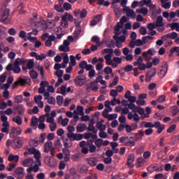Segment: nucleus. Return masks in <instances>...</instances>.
<instances>
[{"mask_svg":"<svg viewBox=\"0 0 179 179\" xmlns=\"http://www.w3.org/2000/svg\"><path fill=\"white\" fill-rule=\"evenodd\" d=\"M74 18L72 14H69V13H64L63 15H62V22L61 26L64 27V29H67L69 27V22H73Z\"/></svg>","mask_w":179,"mask_h":179,"instance_id":"obj_1","label":"nucleus"},{"mask_svg":"<svg viewBox=\"0 0 179 179\" xmlns=\"http://www.w3.org/2000/svg\"><path fill=\"white\" fill-rule=\"evenodd\" d=\"M7 71H13L14 73L18 74L21 71V67L20 64V57L16 59L15 62H14V67L13 64L12 63H9L8 66H6Z\"/></svg>","mask_w":179,"mask_h":179,"instance_id":"obj_2","label":"nucleus"},{"mask_svg":"<svg viewBox=\"0 0 179 179\" xmlns=\"http://www.w3.org/2000/svg\"><path fill=\"white\" fill-rule=\"evenodd\" d=\"M74 38L73 36H68L67 40H64L63 44L59 45V51H70L71 48L69 47L71 41H73Z\"/></svg>","mask_w":179,"mask_h":179,"instance_id":"obj_3","label":"nucleus"},{"mask_svg":"<svg viewBox=\"0 0 179 179\" xmlns=\"http://www.w3.org/2000/svg\"><path fill=\"white\" fill-rule=\"evenodd\" d=\"M47 137V133H41V137L39 140L35 139V140H30L29 141V145L31 147H38V145L41 144H43L46 140Z\"/></svg>","mask_w":179,"mask_h":179,"instance_id":"obj_4","label":"nucleus"},{"mask_svg":"<svg viewBox=\"0 0 179 179\" xmlns=\"http://www.w3.org/2000/svg\"><path fill=\"white\" fill-rule=\"evenodd\" d=\"M87 131H91V136L93 141L98 138L97 132L98 129L94 127V125L92 124V121H90V123L89 124L87 127Z\"/></svg>","mask_w":179,"mask_h":179,"instance_id":"obj_5","label":"nucleus"},{"mask_svg":"<svg viewBox=\"0 0 179 179\" xmlns=\"http://www.w3.org/2000/svg\"><path fill=\"white\" fill-rule=\"evenodd\" d=\"M10 14V10L9 8H6L4 10L3 13H2L1 17H0V22L4 24H8L10 22V20L8 18Z\"/></svg>","mask_w":179,"mask_h":179,"instance_id":"obj_6","label":"nucleus"},{"mask_svg":"<svg viewBox=\"0 0 179 179\" xmlns=\"http://www.w3.org/2000/svg\"><path fill=\"white\" fill-rule=\"evenodd\" d=\"M128 107H129V110H132L133 113H134V114H133L134 121H136L137 122H138V121H140L141 118H140L138 114L136 113V104L129 102V103L128 104Z\"/></svg>","mask_w":179,"mask_h":179,"instance_id":"obj_7","label":"nucleus"},{"mask_svg":"<svg viewBox=\"0 0 179 179\" xmlns=\"http://www.w3.org/2000/svg\"><path fill=\"white\" fill-rule=\"evenodd\" d=\"M86 80V76H81V74H78V76H77V77L74 79V83L75 84L80 85V87H82L84 85Z\"/></svg>","mask_w":179,"mask_h":179,"instance_id":"obj_8","label":"nucleus"},{"mask_svg":"<svg viewBox=\"0 0 179 179\" xmlns=\"http://www.w3.org/2000/svg\"><path fill=\"white\" fill-rule=\"evenodd\" d=\"M103 15L102 14H96L90 22V26H96L101 22Z\"/></svg>","mask_w":179,"mask_h":179,"instance_id":"obj_9","label":"nucleus"},{"mask_svg":"<svg viewBox=\"0 0 179 179\" xmlns=\"http://www.w3.org/2000/svg\"><path fill=\"white\" fill-rule=\"evenodd\" d=\"M123 11L126 13V15L128 17H133V18L135 19L136 14L134 10L130 8V7H125L124 8H123Z\"/></svg>","mask_w":179,"mask_h":179,"instance_id":"obj_10","label":"nucleus"},{"mask_svg":"<svg viewBox=\"0 0 179 179\" xmlns=\"http://www.w3.org/2000/svg\"><path fill=\"white\" fill-rule=\"evenodd\" d=\"M15 173L19 179H22L24 177V169L23 167H17L15 169Z\"/></svg>","mask_w":179,"mask_h":179,"instance_id":"obj_11","label":"nucleus"},{"mask_svg":"<svg viewBox=\"0 0 179 179\" xmlns=\"http://www.w3.org/2000/svg\"><path fill=\"white\" fill-rule=\"evenodd\" d=\"M129 106L128 107H123L122 108V113L123 114L126 115L128 114L127 117L129 120H133L134 118V114L131 111H129Z\"/></svg>","mask_w":179,"mask_h":179,"instance_id":"obj_12","label":"nucleus"},{"mask_svg":"<svg viewBox=\"0 0 179 179\" xmlns=\"http://www.w3.org/2000/svg\"><path fill=\"white\" fill-rule=\"evenodd\" d=\"M87 162L90 166H96V165H97L98 159L96 157H90V158H87Z\"/></svg>","mask_w":179,"mask_h":179,"instance_id":"obj_13","label":"nucleus"},{"mask_svg":"<svg viewBox=\"0 0 179 179\" xmlns=\"http://www.w3.org/2000/svg\"><path fill=\"white\" fill-rule=\"evenodd\" d=\"M163 16L162 15H158L156 19L155 22V29H159L161 26H163Z\"/></svg>","mask_w":179,"mask_h":179,"instance_id":"obj_14","label":"nucleus"},{"mask_svg":"<svg viewBox=\"0 0 179 179\" xmlns=\"http://www.w3.org/2000/svg\"><path fill=\"white\" fill-rule=\"evenodd\" d=\"M56 37L55 36H49L48 35V40H45V45H46L47 47H51V45H52V41H55Z\"/></svg>","mask_w":179,"mask_h":179,"instance_id":"obj_15","label":"nucleus"},{"mask_svg":"<svg viewBox=\"0 0 179 179\" xmlns=\"http://www.w3.org/2000/svg\"><path fill=\"white\" fill-rule=\"evenodd\" d=\"M87 128V124H83L80 122L78 124L76 127L77 132H84V131H85Z\"/></svg>","mask_w":179,"mask_h":179,"instance_id":"obj_16","label":"nucleus"},{"mask_svg":"<svg viewBox=\"0 0 179 179\" xmlns=\"http://www.w3.org/2000/svg\"><path fill=\"white\" fill-rule=\"evenodd\" d=\"M62 55L63 57L65 67H67V64L69 63V57L67 51H64V52H62Z\"/></svg>","mask_w":179,"mask_h":179,"instance_id":"obj_17","label":"nucleus"},{"mask_svg":"<svg viewBox=\"0 0 179 179\" xmlns=\"http://www.w3.org/2000/svg\"><path fill=\"white\" fill-rule=\"evenodd\" d=\"M50 149H51V141L48 140V141H46V143H45L43 152L48 153L50 152Z\"/></svg>","mask_w":179,"mask_h":179,"instance_id":"obj_18","label":"nucleus"},{"mask_svg":"<svg viewBox=\"0 0 179 179\" xmlns=\"http://www.w3.org/2000/svg\"><path fill=\"white\" fill-rule=\"evenodd\" d=\"M127 147H134L136 145L135 138L134 137H129V141L125 143Z\"/></svg>","mask_w":179,"mask_h":179,"instance_id":"obj_19","label":"nucleus"},{"mask_svg":"<svg viewBox=\"0 0 179 179\" xmlns=\"http://www.w3.org/2000/svg\"><path fill=\"white\" fill-rule=\"evenodd\" d=\"M106 55L104 56L106 64H108V66H111L113 64V60L111 59L110 55H108V53H106Z\"/></svg>","mask_w":179,"mask_h":179,"instance_id":"obj_20","label":"nucleus"},{"mask_svg":"<svg viewBox=\"0 0 179 179\" xmlns=\"http://www.w3.org/2000/svg\"><path fill=\"white\" fill-rule=\"evenodd\" d=\"M135 161L134 154H129L127 157V165H131Z\"/></svg>","mask_w":179,"mask_h":179,"instance_id":"obj_21","label":"nucleus"},{"mask_svg":"<svg viewBox=\"0 0 179 179\" xmlns=\"http://www.w3.org/2000/svg\"><path fill=\"white\" fill-rule=\"evenodd\" d=\"M6 33V27H4L3 26H0V38H3V37H5Z\"/></svg>","mask_w":179,"mask_h":179,"instance_id":"obj_22","label":"nucleus"},{"mask_svg":"<svg viewBox=\"0 0 179 179\" xmlns=\"http://www.w3.org/2000/svg\"><path fill=\"white\" fill-rule=\"evenodd\" d=\"M15 110L17 111L19 115H22L24 113V108L23 106H17V107H15Z\"/></svg>","mask_w":179,"mask_h":179,"instance_id":"obj_23","label":"nucleus"},{"mask_svg":"<svg viewBox=\"0 0 179 179\" xmlns=\"http://www.w3.org/2000/svg\"><path fill=\"white\" fill-rule=\"evenodd\" d=\"M102 54H108L111 56V58H112V55L113 54L114 52V50L113 48H104L103 50H102L101 51Z\"/></svg>","mask_w":179,"mask_h":179,"instance_id":"obj_24","label":"nucleus"},{"mask_svg":"<svg viewBox=\"0 0 179 179\" xmlns=\"http://www.w3.org/2000/svg\"><path fill=\"white\" fill-rule=\"evenodd\" d=\"M22 145V141L20 139H16L14 141V148H21Z\"/></svg>","mask_w":179,"mask_h":179,"instance_id":"obj_25","label":"nucleus"},{"mask_svg":"<svg viewBox=\"0 0 179 179\" xmlns=\"http://www.w3.org/2000/svg\"><path fill=\"white\" fill-rule=\"evenodd\" d=\"M29 76H30L31 78L34 80V79L38 78V73H37V71H36L35 70H31V71H29Z\"/></svg>","mask_w":179,"mask_h":179,"instance_id":"obj_26","label":"nucleus"},{"mask_svg":"<svg viewBox=\"0 0 179 179\" xmlns=\"http://www.w3.org/2000/svg\"><path fill=\"white\" fill-rule=\"evenodd\" d=\"M13 121L18 125H22V118L20 115H17L16 117L13 118Z\"/></svg>","mask_w":179,"mask_h":179,"instance_id":"obj_27","label":"nucleus"},{"mask_svg":"<svg viewBox=\"0 0 179 179\" xmlns=\"http://www.w3.org/2000/svg\"><path fill=\"white\" fill-rule=\"evenodd\" d=\"M19 155H13V154H10L9 156H8V161H19Z\"/></svg>","mask_w":179,"mask_h":179,"instance_id":"obj_28","label":"nucleus"},{"mask_svg":"<svg viewBox=\"0 0 179 179\" xmlns=\"http://www.w3.org/2000/svg\"><path fill=\"white\" fill-rule=\"evenodd\" d=\"M29 80H31V78H29L28 77H26L25 78H20L19 79V84L20 85H24L25 84H27Z\"/></svg>","mask_w":179,"mask_h":179,"instance_id":"obj_29","label":"nucleus"},{"mask_svg":"<svg viewBox=\"0 0 179 179\" xmlns=\"http://www.w3.org/2000/svg\"><path fill=\"white\" fill-rule=\"evenodd\" d=\"M103 140H102L101 138H97L95 140V145L96 147H98V148H100L103 145Z\"/></svg>","mask_w":179,"mask_h":179,"instance_id":"obj_30","label":"nucleus"},{"mask_svg":"<svg viewBox=\"0 0 179 179\" xmlns=\"http://www.w3.org/2000/svg\"><path fill=\"white\" fill-rule=\"evenodd\" d=\"M64 97H62V95H57V104L59 106H63L64 104Z\"/></svg>","mask_w":179,"mask_h":179,"instance_id":"obj_31","label":"nucleus"},{"mask_svg":"<svg viewBox=\"0 0 179 179\" xmlns=\"http://www.w3.org/2000/svg\"><path fill=\"white\" fill-rule=\"evenodd\" d=\"M70 62L71 65V71H72L73 67H74L77 64L75 56H70Z\"/></svg>","mask_w":179,"mask_h":179,"instance_id":"obj_32","label":"nucleus"},{"mask_svg":"<svg viewBox=\"0 0 179 179\" xmlns=\"http://www.w3.org/2000/svg\"><path fill=\"white\" fill-rule=\"evenodd\" d=\"M87 15V11L86 8H83L80 12V17L81 19H85V17Z\"/></svg>","mask_w":179,"mask_h":179,"instance_id":"obj_33","label":"nucleus"},{"mask_svg":"<svg viewBox=\"0 0 179 179\" xmlns=\"http://www.w3.org/2000/svg\"><path fill=\"white\" fill-rule=\"evenodd\" d=\"M34 67V60H29V62L27 64V69H28V70H30V71H31V70Z\"/></svg>","mask_w":179,"mask_h":179,"instance_id":"obj_34","label":"nucleus"},{"mask_svg":"<svg viewBox=\"0 0 179 179\" xmlns=\"http://www.w3.org/2000/svg\"><path fill=\"white\" fill-rule=\"evenodd\" d=\"M168 64L166 63L164 66L162 67L161 73L163 74V76H166L167 71H168Z\"/></svg>","mask_w":179,"mask_h":179,"instance_id":"obj_35","label":"nucleus"},{"mask_svg":"<svg viewBox=\"0 0 179 179\" xmlns=\"http://www.w3.org/2000/svg\"><path fill=\"white\" fill-rule=\"evenodd\" d=\"M32 161V158H27L22 161V165H24V166H29Z\"/></svg>","mask_w":179,"mask_h":179,"instance_id":"obj_36","label":"nucleus"},{"mask_svg":"<svg viewBox=\"0 0 179 179\" xmlns=\"http://www.w3.org/2000/svg\"><path fill=\"white\" fill-rule=\"evenodd\" d=\"M137 162L139 166H143L146 161L144 157L143 158V157H140L139 158H137Z\"/></svg>","mask_w":179,"mask_h":179,"instance_id":"obj_37","label":"nucleus"},{"mask_svg":"<svg viewBox=\"0 0 179 179\" xmlns=\"http://www.w3.org/2000/svg\"><path fill=\"white\" fill-rule=\"evenodd\" d=\"M57 126V123L55 122V120H54V118H52V123L50 125V129L51 132H53V131H55Z\"/></svg>","mask_w":179,"mask_h":179,"instance_id":"obj_38","label":"nucleus"},{"mask_svg":"<svg viewBox=\"0 0 179 179\" xmlns=\"http://www.w3.org/2000/svg\"><path fill=\"white\" fill-rule=\"evenodd\" d=\"M138 113L141 115H143L145 114V109L140 106H136V113Z\"/></svg>","mask_w":179,"mask_h":179,"instance_id":"obj_39","label":"nucleus"},{"mask_svg":"<svg viewBox=\"0 0 179 179\" xmlns=\"http://www.w3.org/2000/svg\"><path fill=\"white\" fill-rule=\"evenodd\" d=\"M119 82V77L118 76H115V77L113 79V81L110 83V87H114L115 85H117Z\"/></svg>","mask_w":179,"mask_h":179,"instance_id":"obj_40","label":"nucleus"},{"mask_svg":"<svg viewBox=\"0 0 179 179\" xmlns=\"http://www.w3.org/2000/svg\"><path fill=\"white\" fill-rule=\"evenodd\" d=\"M38 124V118L37 117H32L31 120V127H36Z\"/></svg>","mask_w":179,"mask_h":179,"instance_id":"obj_41","label":"nucleus"},{"mask_svg":"<svg viewBox=\"0 0 179 179\" xmlns=\"http://www.w3.org/2000/svg\"><path fill=\"white\" fill-rule=\"evenodd\" d=\"M13 132H15L17 134V136H20L22 132V129L20 127H14L13 128Z\"/></svg>","mask_w":179,"mask_h":179,"instance_id":"obj_42","label":"nucleus"},{"mask_svg":"<svg viewBox=\"0 0 179 179\" xmlns=\"http://www.w3.org/2000/svg\"><path fill=\"white\" fill-rule=\"evenodd\" d=\"M15 101L17 103H22L23 101V95H16Z\"/></svg>","mask_w":179,"mask_h":179,"instance_id":"obj_43","label":"nucleus"},{"mask_svg":"<svg viewBox=\"0 0 179 179\" xmlns=\"http://www.w3.org/2000/svg\"><path fill=\"white\" fill-rule=\"evenodd\" d=\"M83 134H80V133H78V134H74V141H80V140H83Z\"/></svg>","mask_w":179,"mask_h":179,"instance_id":"obj_44","label":"nucleus"},{"mask_svg":"<svg viewBox=\"0 0 179 179\" xmlns=\"http://www.w3.org/2000/svg\"><path fill=\"white\" fill-rule=\"evenodd\" d=\"M8 71H5L3 74H1L0 76V81L1 83H5L6 78H7Z\"/></svg>","mask_w":179,"mask_h":179,"instance_id":"obj_45","label":"nucleus"},{"mask_svg":"<svg viewBox=\"0 0 179 179\" xmlns=\"http://www.w3.org/2000/svg\"><path fill=\"white\" fill-rule=\"evenodd\" d=\"M177 37H178V34L176 33V31L169 33V38H172V40H176Z\"/></svg>","mask_w":179,"mask_h":179,"instance_id":"obj_46","label":"nucleus"},{"mask_svg":"<svg viewBox=\"0 0 179 179\" xmlns=\"http://www.w3.org/2000/svg\"><path fill=\"white\" fill-rule=\"evenodd\" d=\"M113 62H115L118 66V64H121V63H122V59L121 57H119V56H116V57H113Z\"/></svg>","mask_w":179,"mask_h":179,"instance_id":"obj_47","label":"nucleus"},{"mask_svg":"<svg viewBox=\"0 0 179 179\" xmlns=\"http://www.w3.org/2000/svg\"><path fill=\"white\" fill-rule=\"evenodd\" d=\"M148 29L150 30V31H152L153 29H156V22L148 23Z\"/></svg>","mask_w":179,"mask_h":179,"instance_id":"obj_48","label":"nucleus"},{"mask_svg":"<svg viewBox=\"0 0 179 179\" xmlns=\"http://www.w3.org/2000/svg\"><path fill=\"white\" fill-rule=\"evenodd\" d=\"M127 121V117L125 115H123L122 113H121V115L119 117V122L122 124H124Z\"/></svg>","mask_w":179,"mask_h":179,"instance_id":"obj_49","label":"nucleus"},{"mask_svg":"<svg viewBox=\"0 0 179 179\" xmlns=\"http://www.w3.org/2000/svg\"><path fill=\"white\" fill-rule=\"evenodd\" d=\"M79 67L80 69H83V70H85V69L87 70V62L85 60L80 62Z\"/></svg>","mask_w":179,"mask_h":179,"instance_id":"obj_50","label":"nucleus"},{"mask_svg":"<svg viewBox=\"0 0 179 179\" xmlns=\"http://www.w3.org/2000/svg\"><path fill=\"white\" fill-rule=\"evenodd\" d=\"M143 124H145L144 125L145 128H153V126H154L153 122H145V121H143Z\"/></svg>","mask_w":179,"mask_h":179,"instance_id":"obj_51","label":"nucleus"},{"mask_svg":"<svg viewBox=\"0 0 179 179\" xmlns=\"http://www.w3.org/2000/svg\"><path fill=\"white\" fill-rule=\"evenodd\" d=\"M104 73L108 75L111 74L112 76H114L113 74V69H111V67H105Z\"/></svg>","mask_w":179,"mask_h":179,"instance_id":"obj_52","label":"nucleus"},{"mask_svg":"<svg viewBox=\"0 0 179 179\" xmlns=\"http://www.w3.org/2000/svg\"><path fill=\"white\" fill-rule=\"evenodd\" d=\"M151 0H141V4L142 6L147 5L148 7H150Z\"/></svg>","mask_w":179,"mask_h":179,"instance_id":"obj_53","label":"nucleus"},{"mask_svg":"<svg viewBox=\"0 0 179 179\" xmlns=\"http://www.w3.org/2000/svg\"><path fill=\"white\" fill-rule=\"evenodd\" d=\"M48 104H52L54 106L56 104V100L55 97H51L50 94L49 95Z\"/></svg>","mask_w":179,"mask_h":179,"instance_id":"obj_54","label":"nucleus"},{"mask_svg":"<svg viewBox=\"0 0 179 179\" xmlns=\"http://www.w3.org/2000/svg\"><path fill=\"white\" fill-rule=\"evenodd\" d=\"M124 71H126V73H129V71H132L133 70V66H131V64H127V66H125V67L124 68Z\"/></svg>","mask_w":179,"mask_h":179,"instance_id":"obj_55","label":"nucleus"},{"mask_svg":"<svg viewBox=\"0 0 179 179\" xmlns=\"http://www.w3.org/2000/svg\"><path fill=\"white\" fill-rule=\"evenodd\" d=\"M19 36L21 38H24L25 40V41H27V33L26 31H24V30H22L21 31H20L19 33Z\"/></svg>","mask_w":179,"mask_h":179,"instance_id":"obj_56","label":"nucleus"},{"mask_svg":"<svg viewBox=\"0 0 179 179\" xmlns=\"http://www.w3.org/2000/svg\"><path fill=\"white\" fill-rule=\"evenodd\" d=\"M55 136L54 134V133H52V131H51V133H49V134H48L47 138L49 141L52 142V140H54Z\"/></svg>","mask_w":179,"mask_h":179,"instance_id":"obj_57","label":"nucleus"},{"mask_svg":"<svg viewBox=\"0 0 179 179\" xmlns=\"http://www.w3.org/2000/svg\"><path fill=\"white\" fill-rule=\"evenodd\" d=\"M55 10H57V11H60V13H63V12L64 11L63 7H61L60 3H59V4H55Z\"/></svg>","mask_w":179,"mask_h":179,"instance_id":"obj_58","label":"nucleus"},{"mask_svg":"<svg viewBox=\"0 0 179 179\" xmlns=\"http://www.w3.org/2000/svg\"><path fill=\"white\" fill-rule=\"evenodd\" d=\"M136 104L138 106H145V104H146V101H145V100H143V99H138L136 101Z\"/></svg>","mask_w":179,"mask_h":179,"instance_id":"obj_59","label":"nucleus"},{"mask_svg":"<svg viewBox=\"0 0 179 179\" xmlns=\"http://www.w3.org/2000/svg\"><path fill=\"white\" fill-rule=\"evenodd\" d=\"M176 128V125L173 124V125H171V127H169L167 129L166 131L170 132V134H171V132H173V131H175Z\"/></svg>","mask_w":179,"mask_h":179,"instance_id":"obj_60","label":"nucleus"},{"mask_svg":"<svg viewBox=\"0 0 179 179\" xmlns=\"http://www.w3.org/2000/svg\"><path fill=\"white\" fill-rule=\"evenodd\" d=\"M55 76H57V77H58L59 79L60 77H62L64 71L63 70H61V69H59L58 71H55Z\"/></svg>","mask_w":179,"mask_h":179,"instance_id":"obj_61","label":"nucleus"},{"mask_svg":"<svg viewBox=\"0 0 179 179\" xmlns=\"http://www.w3.org/2000/svg\"><path fill=\"white\" fill-rule=\"evenodd\" d=\"M117 114H108V120L109 121H111L113 120H115V118H117Z\"/></svg>","mask_w":179,"mask_h":179,"instance_id":"obj_62","label":"nucleus"},{"mask_svg":"<svg viewBox=\"0 0 179 179\" xmlns=\"http://www.w3.org/2000/svg\"><path fill=\"white\" fill-rule=\"evenodd\" d=\"M99 137L101 138V140H103V138H107L108 134L107 133H106V131H103L102 130V131L99 133Z\"/></svg>","mask_w":179,"mask_h":179,"instance_id":"obj_63","label":"nucleus"},{"mask_svg":"<svg viewBox=\"0 0 179 179\" xmlns=\"http://www.w3.org/2000/svg\"><path fill=\"white\" fill-rule=\"evenodd\" d=\"M139 32L142 36H145L147 34V29L146 27H141L139 29Z\"/></svg>","mask_w":179,"mask_h":179,"instance_id":"obj_64","label":"nucleus"}]
</instances>
